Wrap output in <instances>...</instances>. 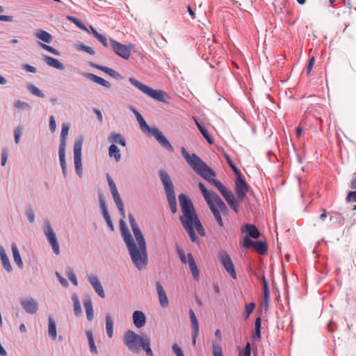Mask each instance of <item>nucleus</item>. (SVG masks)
<instances>
[{
  "label": "nucleus",
  "instance_id": "a18cd8bd",
  "mask_svg": "<svg viewBox=\"0 0 356 356\" xmlns=\"http://www.w3.org/2000/svg\"><path fill=\"white\" fill-rule=\"evenodd\" d=\"M137 121L140 125V129L144 132L147 134L148 135L152 134V129L155 128L154 127H150L147 124L146 121L143 118V116L138 117Z\"/></svg>",
  "mask_w": 356,
  "mask_h": 356
},
{
  "label": "nucleus",
  "instance_id": "412c9836",
  "mask_svg": "<svg viewBox=\"0 0 356 356\" xmlns=\"http://www.w3.org/2000/svg\"><path fill=\"white\" fill-rule=\"evenodd\" d=\"M83 76L86 79H87L94 83H96L103 87H105L106 88H111V85L108 81L104 79L103 78H102L97 75H95V74L90 73V72H85L83 74Z\"/></svg>",
  "mask_w": 356,
  "mask_h": 356
},
{
  "label": "nucleus",
  "instance_id": "f257e3e1",
  "mask_svg": "<svg viewBox=\"0 0 356 356\" xmlns=\"http://www.w3.org/2000/svg\"><path fill=\"white\" fill-rule=\"evenodd\" d=\"M181 153L191 168L204 180L216 188L221 183L219 180L213 178L216 175V172L196 154H190L184 147H181Z\"/></svg>",
  "mask_w": 356,
  "mask_h": 356
},
{
  "label": "nucleus",
  "instance_id": "58836bf2",
  "mask_svg": "<svg viewBox=\"0 0 356 356\" xmlns=\"http://www.w3.org/2000/svg\"><path fill=\"white\" fill-rule=\"evenodd\" d=\"M262 284L264 287V303L265 307L268 308L270 301V289L266 277H264Z\"/></svg>",
  "mask_w": 356,
  "mask_h": 356
},
{
  "label": "nucleus",
  "instance_id": "393cba45",
  "mask_svg": "<svg viewBox=\"0 0 356 356\" xmlns=\"http://www.w3.org/2000/svg\"><path fill=\"white\" fill-rule=\"evenodd\" d=\"M42 60L49 66L59 70H63L65 67L64 64H63L60 60L58 59L53 58L51 56H47V55H42Z\"/></svg>",
  "mask_w": 356,
  "mask_h": 356
},
{
  "label": "nucleus",
  "instance_id": "de8ad7c7",
  "mask_svg": "<svg viewBox=\"0 0 356 356\" xmlns=\"http://www.w3.org/2000/svg\"><path fill=\"white\" fill-rule=\"evenodd\" d=\"M13 106H14L15 109L19 110V111L22 110V111H29L31 108V106L27 102L21 101L19 99L15 100Z\"/></svg>",
  "mask_w": 356,
  "mask_h": 356
},
{
  "label": "nucleus",
  "instance_id": "5701e85b",
  "mask_svg": "<svg viewBox=\"0 0 356 356\" xmlns=\"http://www.w3.org/2000/svg\"><path fill=\"white\" fill-rule=\"evenodd\" d=\"M187 259H188V266L192 273L193 279L196 281H198L199 278H200V270L196 264V262L195 261V259H194L193 254L190 252L188 253Z\"/></svg>",
  "mask_w": 356,
  "mask_h": 356
},
{
  "label": "nucleus",
  "instance_id": "bb28decb",
  "mask_svg": "<svg viewBox=\"0 0 356 356\" xmlns=\"http://www.w3.org/2000/svg\"><path fill=\"white\" fill-rule=\"evenodd\" d=\"M214 195L215 196L212 198L211 203L215 204L220 212L223 215H227L229 210L227 205L218 194Z\"/></svg>",
  "mask_w": 356,
  "mask_h": 356
},
{
  "label": "nucleus",
  "instance_id": "9d476101",
  "mask_svg": "<svg viewBox=\"0 0 356 356\" xmlns=\"http://www.w3.org/2000/svg\"><path fill=\"white\" fill-rule=\"evenodd\" d=\"M128 217L131 230L136 241H137L138 245H147L144 235L138 227L134 216L131 213H129Z\"/></svg>",
  "mask_w": 356,
  "mask_h": 356
},
{
  "label": "nucleus",
  "instance_id": "a878e982",
  "mask_svg": "<svg viewBox=\"0 0 356 356\" xmlns=\"http://www.w3.org/2000/svg\"><path fill=\"white\" fill-rule=\"evenodd\" d=\"M198 188L203 195L207 204H210L212 201V198L215 196L214 194L216 193L213 191L208 190L202 182L198 183Z\"/></svg>",
  "mask_w": 356,
  "mask_h": 356
},
{
  "label": "nucleus",
  "instance_id": "2eb2a0df",
  "mask_svg": "<svg viewBox=\"0 0 356 356\" xmlns=\"http://www.w3.org/2000/svg\"><path fill=\"white\" fill-rule=\"evenodd\" d=\"M245 248H252L254 250L261 254H266L268 252V246L265 242L261 241L245 240Z\"/></svg>",
  "mask_w": 356,
  "mask_h": 356
},
{
  "label": "nucleus",
  "instance_id": "f3484780",
  "mask_svg": "<svg viewBox=\"0 0 356 356\" xmlns=\"http://www.w3.org/2000/svg\"><path fill=\"white\" fill-rule=\"evenodd\" d=\"M178 199L182 213L195 211L191 200L187 196V195L181 193L178 195Z\"/></svg>",
  "mask_w": 356,
  "mask_h": 356
},
{
  "label": "nucleus",
  "instance_id": "79ce46f5",
  "mask_svg": "<svg viewBox=\"0 0 356 356\" xmlns=\"http://www.w3.org/2000/svg\"><path fill=\"white\" fill-rule=\"evenodd\" d=\"M82 145V138H79L75 140L74 144V159H81Z\"/></svg>",
  "mask_w": 356,
  "mask_h": 356
},
{
  "label": "nucleus",
  "instance_id": "7c9ffc66",
  "mask_svg": "<svg viewBox=\"0 0 356 356\" xmlns=\"http://www.w3.org/2000/svg\"><path fill=\"white\" fill-rule=\"evenodd\" d=\"M83 307L86 309L87 319L91 321L94 317V311L92 302L90 297H87L83 302Z\"/></svg>",
  "mask_w": 356,
  "mask_h": 356
},
{
  "label": "nucleus",
  "instance_id": "4c0bfd02",
  "mask_svg": "<svg viewBox=\"0 0 356 356\" xmlns=\"http://www.w3.org/2000/svg\"><path fill=\"white\" fill-rule=\"evenodd\" d=\"M195 122H196V125H197L200 132L203 136V137L207 140V141L209 144H211V145L213 144V138L212 136L211 135V134L209 133V131H208V129L206 127H204V126H202L197 120H195Z\"/></svg>",
  "mask_w": 356,
  "mask_h": 356
},
{
  "label": "nucleus",
  "instance_id": "39448f33",
  "mask_svg": "<svg viewBox=\"0 0 356 356\" xmlns=\"http://www.w3.org/2000/svg\"><path fill=\"white\" fill-rule=\"evenodd\" d=\"M148 336L140 335L133 330L126 331L123 336V342L129 351L133 353H138L141 350V345Z\"/></svg>",
  "mask_w": 356,
  "mask_h": 356
},
{
  "label": "nucleus",
  "instance_id": "c85d7f7f",
  "mask_svg": "<svg viewBox=\"0 0 356 356\" xmlns=\"http://www.w3.org/2000/svg\"><path fill=\"white\" fill-rule=\"evenodd\" d=\"M34 35L35 38L46 44H50L53 40L52 35L47 31L42 29L38 30L36 32H35Z\"/></svg>",
  "mask_w": 356,
  "mask_h": 356
},
{
  "label": "nucleus",
  "instance_id": "aec40b11",
  "mask_svg": "<svg viewBox=\"0 0 356 356\" xmlns=\"http://www.w3.org/2000/svg\"><path fill=\"white\" fill-rule=\"evenodd\" d=\"M156 291L159 296V300L161 306L163 308H166L169 306V300L167 297L166 293L163 287V286L161 284V283L157 281L156 282Z\"/></svg>",
  "mask_w": 356,
  "mask_h": 356
},
{
  "label": "nucleus",
  "instance_id": "ddd939ff",
  "mask_svg": "<svg viewBox=\"0 0 356 356\" xmlns=\"http://www.w3.org/2000/svg\"><path fill=\"white\" fill-rule=\"evenodd\" d=\"M249 190V185L245 180L244 177L236 179L235 181V193L239 202L243 201L246 197Z\"/></svg>",
  "mask_w": 356,
  "mask_h": 356
},
{
  "label": "nucleus",
  "instance_id": "774afa93",
  "mask_svg": "<svg viewBox=\"0 0 356 356\" xmlns=\"http://www.w3.org/2000/svg\"><path fill=\"white\" fill-rule=\"evenodd\" d=\"M172 350L177 356H184L182 349L177 343H173Z\"/></svg>",
  "mask_w": 356,
  "mask_h": 356
},
{
  "label": "nucleus",
  "instance_id": "6e6552de",
  "mask_svg": "<svg viewBox=\"0 0 356 356\" xmlns=\"http://www.w3.org/2000/svg\"><path fill=\"white\" fill-rule=\"evenodd\" d=\"M109 44L112 47L113 51L118 56L123 59L127 60L131 55V49L134 47L133 44L125 45L113 38L109 39Z\"/></svg>",
  "mask_w": 356,
  "mask_h": 356
},
{
  "label": "nucleus",
  "instance_id": "72a5a7b5",
  "mask_svg": "<svg viewBox=\"0 0 356 356\" xmlns=\"http://www.w3.org/2000/svg\"><path fill=\"white\" fill-rule=\"evenodd\" d=\"M89 29V33L92 34L93 36L100 42L104 47H108L109 46L108 39L104 35L99 33L92 26H90Z\"/></svg>",
  "mask_w": 356,
  "mask_h": 356
},
{
  "label": "nucleus",
  "instance_id": "e2e57ef3",
  "mask_svg": "<svg viewBox=\"0 0 356 356\" xmlns=\"http://www.w3.org/2000/svg\"><path fill=\"white\" fill-rule=\"evenodd\" d=\"M23 131V127L21 125H18L14 130V140L16 144H18L20 141L21 135Z\"/></svg>",
  "mask_w": 356,
  "mask_h": 356
},
{
  "label": "nucleus",
  "instance_id": "b1692460",
  "mask_svg": "<svg viewBox=\"0 0 356 356\" xmlns=\"http://www.w3.org/2000/svg\"><path fill=\"white\" fill-rule=\"evenodd\" d=\"M133 323L137 328H141L146 323V316L142 311H134L133 312Z\"/></svg>",
  "mask_w": 356,
  "mask_h": 356
},
{
  "label": "nucleus",
  "instance_id": "ea45409f",
  "mask_svg": "<svg viewBox=\"0 0 356 356\" xmlns=\"http://www.w3.org/2000/svg\"><path fill=\"white\" fill-rule=\"evenodd\" d=\"M48 334L51 339L54 340L57 337L56 325L52 316H49Z\"/></svg>",
  "mask_w": 356,
  "mask_h": 356
},
{
  "label": "nucleus",
  "instance_id": "c756f323",
  "mask_svg": "<svg viewBox=\"0 0 356 356\" xmlns=\"http://www.w3.org/2000/svg\"><path fill=\"white\" fill-rule=\"evenodd\" d=\"M261 317H257L254 321V328L252 335V339L255 341H259L261 338Z\"/></svg>",
  "mask_w": 356,
  "mask_h": 356
},
{
  "label": "nucleus",
  "instance_id": "3c124183",
  "mask_svg": "<svg viewBox=\"0 0 356 356\" xmlns=\"http://www.w3.org/2000/svg\"><path fill=\"white\" fill-rule=\"evenodd\" d=\"M60 165L64 177H67V164L65 161V152H58Z\"/></svg>",
  "mask_w": 356,
  "mask_h": 356
},
{
  "label": "nucleus",
  "instance_id": "680f3d73",
  "mask_svg": "<svg viewBox=\"0 0 356 356\" xmlns=\"http://www.w3.org/2000/svg\"><path fill=\"white\" fill-rule=\"evenodd\" d=\"M77 48H78V49H79L81 51H83L90 55H95V51H94V49L92 47L87 46L82 42H79L77 44Z\"/></svg>",
  "mask_w": 356,
  "mask_h": 356
},
{
  "label": "nucleus",
  "instance_id": "cd10ccee",
  "mask_svg": "<svg viewBox=\"0 0 356 356\" xmlns=\"http://www.w3.org/2000/svg\"><path fill=\"white\" fill-rule=\"evenodd\" d=\"M0 259L4 269L8 273L11 272L13 270L12 266L6 250L2 245H0Z\"/></svg>",
  "mask_w": 356,
  "mask_h": 356
},
{
  "label": "nucleus",
  "instance_id": "c03bdc74",
  "mask_svg": "<svg viewBox=\"0 0 356 356\" xmlns=\"http://www.w3.org/2000/svg\"><path fill=\"white\" fill-rule=\"evenodd\" d=\"M73 302L74 313L76 316H79L82 314V309L79 299L76 293L72 295Z\"/></svg>",
  "mask_w": 356,
  "mask_h": 356
},
{
  "label": "nucleus",
  "instance_id": "69168bd1",
  "mask_svg": "<svg viewBox=\"0 0 356 356\" xmlns=\"http://www.w3.org/2000/svg\"><path fill=\"white\" fill-rule=\"evenodd\" d=\"M25 215L29 222L33 223L35 221V212L31 207H28L25 210Z\"/></svg>",
  "mask_w": 356,
  "mask_h": 356
},
{
  "label": "nucleus",
  "instance_id": "20e7f679",
  "mask_svg": "<svg viewBox=\"0 0 356 356\" xmlns=\"http://www.w3.org/2000/svg\"><path fill=\"white\" fill-rule=\"evenodd\" d=\"M127 250L134 266L139 270L145 269L148 264L147 245L136 244Z\"/></svg>",
  "mask_w": 356,
  "mask_h": 356
},
{
  "label": "nucleus",
  "instance_id": "4be33fe9",
  "mask_svg": "<svg viewBox=\"0 0 356 356\" xmlns=\"http://www.w3.org/2000/svg\"><path fill=\"white\" fill-rule=\"evenodd\" d=\"M69 129L70 125L68 124H63L60 136L58 152H65L66 140Z\"/></svg>",
  "mask_w": 356,
  "mask_h": 356
},
{
  "label": "nucleus",
  "instance_id": "4d7b16f0",
  "mask_svg": "<svg viewBox=\"0 0 356 356\" xmlns=\"http://www.w3.org/2000/svg\"><path fill=\"white\" fill-rule=\"evenodd\" d=\"M188 314H189V316H190L193 331L196 332V331L199 330L198 321L197 319V317L195 316L194 311L192 309H190Z\"/></svg>",
  "mask_w": 356,
  "mask_h": 356
},
{
  "label": "nucleus",
  "instance_id": "338daca9",
  "mask_svg": "<svg viewBox=\"0 0 356 356\" xmlns=\"http://www.w3.org/2000/svg\"><path fill=\"white\" fill-rule=\"evenodd\" d=\"M186 233L188 234L190 239L192 242H197L198 236H197L194 227H191L188 229H184Z\"/></svg>",
  "mask_w": 356,
  "mask_h": 356
},
{
  "label": "nucleus",
  "instance_id": "49530a36",
  "mask_svg": "<svg viewBox=\"0 0 356 356\" xmlns=\"http://www.w3.org/2000/svg\"><path fill=\"white\" fill-rule=\"evenodd\" d=\"M67 19L74 23L79 29L82 31H86L87 33H90L89 29L87 26L82 22V21L78 17L74 16H67Z\"/></svg>",
  "mask_w": 356,
  "mask_h": 356
},
{
  "label": "nucleus",
  "instance_id": "37998d69",
  "mask_svg": "<svg viewBox=\"0 0 356 356\" xmlns=\"http://www.w3.org/2000/svg\"><path fill=\"white\" fill-rule=\"evenodd\" d=\"M86 337L88 339V345H89L90 352L94 354H97L98 350H97V346L95 343L93 333H92V330H86Z\"/></svg>",
  "mask_w": 356,
  "mask_h": 356
},
{
  "label": "nucleus",
  "instance_id": "f8f14e48",
  "mask_svg": "<svg viewBox=\"0 0 356 356\" xmlns=\"http://www.w3.org/2000/svg\"><path fill=\"white\" fill-rule=\"evenodd\" d=\"M150 136H154L163 148L168 150L170 153L174 152L175 149L173 146L158 128L152 129V134Z\"/></svg>",
  "mask_w": 356,
  "mask_h": 356
},
{
  "label": "nucleus",
  "instance_id": "09e8293b",
  "mask_svg": "<svg viewBox=\"0 0 356 356\" xmlns=\"http://www.w3.org/2000/svg\"><path fill=\"white\" fill-rule=\"evenodd\" d=\"M122 236L123 238V240L126 244L127 249L130 248L131 247L136 244L130 232L123 233L122 234Z\"/></svg>",
  "mask_w": 356,
  "mask_h": 356
},
{
  "label": "nucleus",
  "instance_id": "4468645a",
  "mask_svg": "<svg viewBox=\"0 0 356 356\" xmlns=\"http://www.w3.org/2000/svg\"><path fill=\"white\" fill-rule=\"evenodd\" d=\"M241 232H245V236L243 238L242 243L243 248L245 246L246 239H257L261 235L258 228L254 225L249 223H246L243 226Z\"/></svg>",
  "mask_w": 356,
  "mask_h": 356
},
{
  "label": "nucleus",
  "instance_id": "dca6fc26",
  "mask_svg": "<svg viewBox=\"0 0 356 356\" xmlns=\"http://www.w3.org/2000/svg\"><path fill=\"white\" fill-rule=\"evenodd\" d=\"M87 279L97 295L102 298H105L103 286L97 276L93 274H89L87 275Z\"/></svg>",
  "mask_w": 356,
  "mask_h": 356
},
{
  "label": "nucleus",
  "instance_id": "a211bd4d",
  "mask_svg": "<svg viewBox=\"0 0 356 356\" xmlns=\"http://www.w3.org/2000/svg\"><path fill=\"white\" fill-rule=\"evenodd\" d=\"M99 204H100V208L102 210V216H103L105 221L106 222V224H107L108 228L110 229V230L113 231L114 226H113L111 218L110 216L109 212L108 211L104 198L101 193L99 195Z\"/></svg>",
  "mask_w": 356,
  "mask_h": 356
},
{
  "label": "nucleus",
  "instance_id": "c9c22d12",
  "mask_svg": "<svg viewBox=\"0 0 356 356\" xmlns=\"http://www.w3.org/2000/svg\"><path fill=\"white\" fill-rule=\"evenodd\" d=\"M11 250L13 252V259L15 263L17 264L19 269H22L24 267L23 261L19 252L17 245L15 243H12Z\"/></svg>",
  "mask_w": 356,
  "mask_h": 356
},
{
  "label": "nucleus",
  "instance_id": "9b49d317",
  "mask_svg": "<svg viewBox=\"0 0 356 356\" xmlns=\"http://www.w3.org/2000/svg\"><path fill=\"white\" fill-rule=\"evenodd\" d=\"M179 220L184 229L194 227L195 225L200 220L196 211L182 213Z\"/></svg>",
  "mask_w": 356,
  "mask_h": 356
},
{
  "label": "nucleus",
  "instance_id": "6e6d98bb",
  "mask_svg": "<svg viewBox=\"0 0 356 356\" xmlns=\"http://www.w3.org/2000/svg\"><path fill=\"white\" fill-rule=\"evenodd\" d=\"M238 353V356H251V344L249 341L246 342L243 349L239 346L237 347Z\"/></svg>",
  "mask_w": 356,
  "mask_h": 356
},
{
  "label": "nucleus",
  "instance_id": "f704fd0d",
  "mask_svg": "<svg viewBox=\"0 0 356 356\" xmlns=\"http://www.w3.org/2000/svg\"><path fill=\"white\" fill-rule=\"evenodd\" d=\"M108 140L110 143H112V144L118 143L122 147H125L127 145L124 137L122 134L118 133H111L108 138Z\"/></svg>",
  "mask_w": 356,
  "mask_h": 356
},
{
  "label": "nucleus",
  "instance_id": "0eeeda50",
  "mask_svg": "<svg viewBox=\"0 0 356 356\" xmlns=\"http://www.w3.org/2000/svg\"><path fill=\"white\" fill-rule=\"evenodd\" d=\"M44 233L54 253L58 255L60 253V250L58 238L51 227L50 221L47 219L44 221Z\"/></svg>",
  "mask_w": 356,
  "mask_h": 356
},
{
  "label": "nucleus",
  "instance_id": "8fccbe9b",
  "mask_svg": "<svg viewBox=\"0 0 356 356\" xmlns=\"http://www.w3.org/2000/svg\"><path fill=\"white\" fill-rule=\"evenodd\" d=\"M102 72L117 80H122L123 79V76L119 72L106 66L102 68Z\"/></svg>",
  "mask_w": 356,
  "mask_h": 356
},
{
  "label": "nucleus",
  "instance_id": "603ef678",
  "mask_svg": "<svg viewBox=\"0 0 356 356\" xmlns=\"http://www.w3.org/2000/svg\"><path fill=\"white\" fill-rule=\"evenodd\" d=\"M65 274H66L67 278L73 284V285L76 286L78 285V281H77L76 275H75L73 269L70 266H67L65 268Z\"/></svg>",
  "mask_w": 356,
  "mask_h": 356
},
{
  "label": "nucleus",
  "instance_id": "a19ab883",
  "mask_svg": "<svg viewBox=\"0 0 356 356\" xmlns=\"http://www.w3.org/2000/svg\"><path fill=\"white\" fill-rule=\"evenodd\" d=\"M108 156L113 158L116 162L120 161L121 159V154L120 149L115 144H111L108 147Z\"/></svg>",
  "mask_w": 356,
  "mask_h": 356
},
{
  "label": "nucleus",
  "instance_id": "e433bc0d",
  "mask_svg": "<svg viewBox=\"0 0 356 356\" xmlns=\"http://www.w3.org/2000/svg\"><path fill=\"white\" fill-rule=\"evenodd\" d=\"M105 324L106 334L109 338H112L113 336V319L110 314H106L105 316Z\"/></svg>",
  "mask_w": 356,
  "mask_h": 356
},
{
  "label": "nucleus",
  "instance_id": "bf43d9fd",
  "mask_svg": "<svg viewBox=\"0 0 356 356\" xmlns=\"http://www.w3.org/2000/svg\"><path fill=\"white\" fill-rule=\"evenodd\" d=\"M74 163L76 175L79 177H81L83 175V165L81 159H74Z\"/></svg>",
  "mask_w": 356,
  "mask_h": 356
},
{
  "label": "nucleus",
  "instance_id": "423d86ee",
  "mask_svg": "<svg viewBox=\"0 0 356 356\" xmlns=\"http://www.w3.org/2000/svg\"><path fill=\"white\" fill-rule=\"evenodd\" d=\"M129 83L143 92L145 95L148 97L158 101L160 102H166V99H165V96H166V93L161 90L153 89L149 86L140 82L134 77H130L129 79Z\"/></svg>",
  "mask_w": 356,
  "mask_h": 356
},
{
  "label": "nucleus",
  "instance_id": "1a4fd4ad",
  "mask_svg": "<svg viewBox=\"0 0 356 356\" xmlns=\"http://www.w3.org/2000/svg\"><path fill=\"white\" fill-rule=\"evenodd\" d=\"M219 260L221 264L223 266L226 271L230 275V276L236 280V273L234 268V264L229 254L227 252H221L219 253Z\"/></svg>",
  "mask_w": 356,
  "mask_h": 356
},
{
  "label": "nucleus",
  "instance_id": "6ab92c4d",
  "mask_svg": "<svg viewBox=\"0 0 356 356\" xmlns=\"http://www.w3.org/2000/svg\"><path fill=\"white\" fill-rule=\"evenodd\" d=\"M20 303L22 308L27 314H34L38 309V303L33 298L21 299Z\"/></svg>",
  "mask_w": 356,
  "mask_h": 356
},
{
  "label": "nucleus",
  "instance_id": "f03ea898",
  "mask_svg": "<svg viewBox=\"0 0 356 356\" xmlns=\"http://www.w3.org/2000/svg\"><path fill=\"white\" fill-rule=\"evenodd\" d=\"M181 153L191 168L204 180L216 188L221 183L219 180L213 178L216 175V172L196 154H190L184 147H181Z\"/></svg>",
  "mask_w": 356,
  "mask_h": 356
},
{
  "label": "nucleus",
  "instance_id": "052dcab7",
  "mask_svg": "<svg viewBox=\"0 0 356 356\" xmlns=\"http://www.w3.org/2000/svg\"><path fill=\"white\" fill-rule=\"evenodd\" d=\"M255 303L254 302H252L248 305H245V314H244V318L245 319H248L249 318L250 316L251 315V314L252 313L254 309L255 308Z\"/></svg>",
  "mask_w": 356,
  "mask_h": 356
},
{
  "label": "nucleus",
  "instance_id": "0e129e2a",
  "mask_svg": "<svg viewBox=\"0 0 356 356\" xmlns=\"http://www.w3.org/2000/svg\"><path fill=\"white\" fill-rule=\"evenodd\" d=\"M213 356H223V352L220 345L213 343L212 344Z\"/></svg>",
  "mask_w": 356,
  "mask_h": 356
},
{
  "label": "nucleus",
  "instance_id": "2f4dec72",
  "mask_svg": "<svg viewBox=\"0 0 356 356\" xmlns=\"http://www.w3.org/2000/svg\"><path fill=\"white\" fill-rule=\"evenodd\" d=\"M211 213L213 214L215 220H216L218 225L220 227H224V222H223V220H222V216H221V213L220 212V211L218 210V209L216 207V206L215 204H213V203H210L209 204H207Z\"/></svg>",
  "mask_w": 356,
  "mask_h": 356
},
{
  "label": "nucleus",
  "instance_id": "5fc2aeb1",
  "mask_svg": "<svg viewBox=\"0 0 356 356\" xmlns=\"http://www.w3.org/2000/svg\"><path fill=\"white\" fill-rule=\"evenodd\" d=\"M27 89L31 93H32L33 95H35L38 97H44V94L43 93V92L33 84H29L27 86Z\"/></svg>",
  "mask_w": 356,
  "mask_h": 356
},
{
  "label": "nucleus",
  "instance_id": "473e14b6",
  "mask_svg": "<svg viewBox=\"0 0 356 356\" xmlns=\"http://www.w3.org/2000/svg\"><path fill=\"white\" fill-rule=\"evenodd\" d=\"M227 204L229 205L232 209L234 210L235 213L238 212V200H236L233 193L231 191L227 195L223 197Z\"/></svg>",
  "mask_w": 356,
  "mask_h": 356
},
{
  "label": "nucleus",
  "instance_id": "7ed1b4c3",
  "mask_svg": "<svg viewBox=\"0 0 356 356\" xmlns=\"http://www.w3.org/2000/svg\"><path fill=\"white\" fill-rule=\"evenodd\" d=\"M159 175L163 184L170 211L172 213H176L177 211V204L175 192V186L168 173L165 170H159Z\"/></svg>",
  "mask_w": 356,
  "mask_h": 356
},
{
  "label": "nucleus",
  "instance_id": "13d9d810",
  "mask_svg": "<svg viewBox=\"0 0 356 356\" xmlns=\"http://www.w3.org/2000/svg\"><path fill=\"white\" fill-rule=\"evenodd\" d=\"M38 43L41 48L49 51V53H51L55 56H58L60 55V51L58 50H57L56 49H55L47 44L42 43L40 42H38Z\"/></svg>",
  "mask_w": 356,
  "mask_h": 356
},
{
  "label": "nucleus",
  "instance_id": "864d4df0",
  "mask_svg": "<svg viewBox=\"0 0 356 356\" xmlns=\"http://www.w3.org/2000/svg\"><path fill=\"white\" fill-rule=\"evenodd\" d=\"M140 346L141 349L145 352L147 356H154L153 351L151 348L150 340L148 337L145 339Z\"/></svg>",
  "mask_w": 356,
  "mask_h": 356
}]
</instances>
